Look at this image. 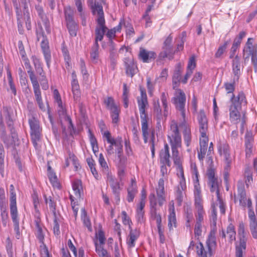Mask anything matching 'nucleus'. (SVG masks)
Listing matches in <instances>:
<instances>
[{
    "label": "nucleus",
    "mask_w": 257,
    "mask_h": 257,
    "mask_svg": "<svg viewBox=\"0 0 257 257\" xmlns=\"http://www.w3.org/2000/svg\"><path fill=\"white\" fill-rule=\"evenodd\" d=\"M213 193L215 194V195L217 198L216 202L215 203V206L216 207L218 205H219L220 213L222 214H225V204L224 203L223 200L221 198V196H220V195L219 193V190H217L216 191H214Z\"/></svg>",
    "instance_id": "37998d69"
},
{
    "label": "nucleus",
    "mask_w": 257,
    "mask_h": 257,
    "mask_svg": "<svg viewBox=\"0 0 257 257\" xmlns=\"http://www.w3.org/2000/svg\"><path fill=\"white\" fill-rule=\"evenodd\" d=\"M156 54L153 51H148L143 48L140 49L139 57L145 63H148L156 58Z\"/></svg>",
    "instance_id": "bb28decb"
},
{
    "label": "nucleus",
    "mask_w": 257,
    "mask_h": 257,
    "mask_svg": "<svg viewBox=\"0 0 257 257\" xmlns=\"http://www.w3.org/2000/svg\"><path fill=\"white\" fill-rule=\"evenodd\" d=\"M207 176L208 178V185L210 186V191L213 193L219 190V182L217 177L215 176L214 169L209 167L207 171Z\"/></svg>",
    "instance_id": "2eb2a0df"
},
{
    "label": "nucleus",
    "mask_w": 257,
    "mask_h": 257,
    "mask_svg": "<svg viewBox=\"0 0 257 257\" xmlns=\"http://www.w3.org/2000/svg\"><path fill=\"white\" fill-rule=\"evenodd\" d=\"M181 68L180 64L176 67L172 77L173 89H178L180 85L181 75Z\"/></svg>",
    "instance_id": "cd10ccee"
},
{
    "label": "nucleus",
    "mask_w": 257,
    "mask_h": 257,
    "mask_svg": "<svg viewBox=\"0 0 257 257\" xmlns=\"http://www.w3.org/2000/svg\"><path fill=\"white\" fill-rule=\"evenodd\" d=\"M138 103L140 113V116L141 115H147L146 113L145 108L146 106L148 104L147 98H146V96L144 95L143 98H138Z\"/></svg>",
    "instance_id": "a19ab883"
},
{
    "label": "nucleus",
    "mask_w": 257,
    "mask_h": 257,
    "mask_svg": "<svg viewBox=\"0 0 257 257\" xmlns=\"http://www.w3.org/2000/svg\"><path fill=\"white\" fill-rule=\"evenodd\" d=\"M249 227L252 237L257 239V219L255 214L250 212L248 217Z\"/></svg>",
    "instance_id": "5701e85b"
},
{
    "label": "nucleus",
    "mask_w": 257,
    "mask_h": 257,
    "mask_svg": "<svg viewBox=\"0 0 257 257\" xmlns=\"http://www.w3.org/2000/svg\"><path fill=\"white\" fill-rule=\"evenodd\" d=\"M140 117L142 124V133L145 134L146 133H149L148 122L149 121V118L148 115H141Z\"/></svg>",
    "instance_id": "3c124183"
},
{
    "label": "nucleus",
    "mask_w": 257,
    "mask_h": 257,
    "mask_svg": "<svg viewBox=\"0 0 257 257\" xmlns=\"http://www.w3.org/2000/svg\"><path fill=\"white\" fill-rule=\"evenodd\" d=\"M34 67L37 73L42 76L41 81H43V80L46 81V77L44 73L42 63H40L38 64L35 65Z\"/></svg>",
    "instance_id": "680f3d73"
},
{
    "label": "nucleus",
    "mask_w": 257,
    "mask_h": 257,
    "mask_svg": "<svg viewBox=\"0 0 257 257\" xmlns=\"http://www.w3.org/2000/svg\"><path fill=\"white\" fill-rule=\"evenodd\" d=\"M172 202V207L170 208V213L168 216V227L170 230L177 227V221L175 212L174 203Z\"/></svg>",
    "instance_id": "c85d7f7f"
},
{
    "label": "nucleus",
    "mask_w": 257,
    "mask_h": 257,
    "mask_svg": "<svg viewBox=\"0 0 257 257\" xmlns=\"http://www.w3.org/2000/svg\"><path fill=\"white\" fill-rule=\"evenodd\" d=\"M45 202L49 205L50 210L53 212V215L56 216V203L54 199L51 197L49 196L47 197L46 196L44 195Z\"/></svg>",
    "instance_id": "864d4df0"
},
{
    "label": "nucleus",
    "mask_w": 257,
    "mask_h": 257,
    "mask_svg": "<svg viewBox=\"0 0 257 257\" xmlns=\"http://www.w3.org/2000/svg\"><path fill=\"white\" fill-rule=\"evenodd\" d=\"M58 112L59 115L61 118H63L64 120L67 119V117H70L66 113V110L65 108L63 107L62 103H61V105H58Z\"/></svg>",
    "instance_id": "338daca9"
},
{
    "label": "nucleus",
    "mask_w": 257,
    "mask_h": 257,
    "mask_svg": "<svg viewBox=\"0 0 257 257\" xmlns=\"http://www.w3.org/2000/svg\"><path fill=\"white\" fill-rule=\"evenodd\" d=\"M239 235V244L235 247V256L242 257L243 252L246 249V241L247 239V233L245 231V226L242 221L239 223L238 228Z\"/></svg>",
    "instance_id": "0eeeda50"
},
{
    "label": "nucleus",
    "mask_w": 257,
    "mask_h": 257,
    "mask_svg": "<svg viewBox=\"0 0 257 257\" xmlns=\"http://www.w3.org/2000/svg\"><path fill=\"white\" fill-rule=\"evenodd\" d=\"M244 143L245 153L247 157H249L252 152L253 145V138L251 132L247 131L245 135Z\"/></svg>",
    "instance_id": "412c9836"
},
{
    "label": "nucleus",
    "mask_w": 257,
    "mask_h": 257,
    "mask_svg": "<svg viewBox=\"0 0 257 257\" xmlns=\"http://www.w3.org/2000/svg\"><path fill=\"white\" fill-rule=\"evenodd\" d=\"M157 199L155 194L151 193L149 196L150 205V214L152 219L155 220L157 222H162V217L160 214L157 213V201L158 200L160 206H161L165 201L164 180L160 178L158 182V185L156 188Z\"/></svg>",
    "instance_id": "f03ea898"
},
{
    "label": "nucleus",
    "mask_w": 257,
    "mask_h": 257,
    "mask_svg": "<svg viewBox=\"0 0 257 257\" xmlns=\"http://www.w3.org/2000/svg\"><path fill=\"white\" fill-rule=\"evenodd\" d=\"M118 151L116 154L115 164L117 167H126V158L123 155V151Z\"/></svg>",
    "instance_id": "473e14b6"
},
{
    "label": "nucleus",
    "mask_w": 257,
    "mask_h": 257,
    "mask_svg": "<svg viewBox=\"0 0 257 257\" xmlns=\"http://www.w3.org/2000/svg\"><path fill=\"white\" fill-rule=\"evenodd\" d=\"M197 210V212L195 215L196 222L202 223L204 219V215H205V211L203 210L202 204L195 205Z\"/></svg>",
    "instance_id": "49530a36"
},
{
    "label": "nucleus",
    "mask_w": 257,
    "mask_h": 257,
    "mask_svg": "<svg viewBox=\"0 0 257 257\" xmlns=\"http://www.w3.org/2000/svg\"><path fill=\"white\" fill-rule=\"evenodd\" d=\"M174 90L175 91L174 96L172 98V102L175 104L176 108L180 111L183 120L185 121V105L186 101L185 93L181 89H176Z\"/></svg>",
    "instance_id": "6e6552de"
},
{
    "label": "nucleus",
    "mask_w": 257,
    "mask_h": 257,
    "mask_svg": "<svg viewBox=\"0 0 257 257\" xmlns=\"http://www.w3.org/2000/svg\"><path fill=\"white\" fill-rule=\"evenodd\" d=\"M99 44H93L90 52V58L93 63H97L99 59Z\"/></svg>",
    "instance_id": "79ce46f5"
},
{
    "label": "nucleus",
    "mask_w": 257,
    "mask_h": 257,
    "mask_svg": "<svg viewBox=\"0 0 257 257\" xmlns=\"http://www.w3.org/2000/svg\"><path fill=\"white\" fill-rule=\"evenodd\" d=\"M97 23V26L95 29V38L94 44H98V41H101L103 38L104 35L107 29L105 25V22L102 20H99Z\"/></svg>",
    "instance_id": "a211bd4d"
},
{
    "label": "nucleus",
    "mask_w": 257,
    "mask_h": 257,
    "mask_svg": "<svg viewBox=\"0 0 257 257\" xmlns=\"http://www.w3.org/2000/svg\"><path fill=\"white\" fill-rule=\"evenodd\" d=\"M95 251L99 257H110L107 251L101 245H99L96 242H95Z\"/></svg>",
    "instance_id": "5fc2aeb1"
},
{
    "label": "nucleus",
    "mask_w": 257,
    "mask_h": 257,
    "mask_svg": "<svg viewBox=\"0 0 257 257\" xmlns=\"http://www.w3.org/2000/svg\"><path fill=\"white\" fill-rule=\"evenodd\" d=\"M244 177L245 185L248 187L253 182L252 172L250 168L247 167L245 168Z\"/></svg>",
    "instance_id": "de8ad7c7"
},
{
    "label": "nucleus",
    "mask_w": 257,
    "mask_h": 257,
    "mask_svg": "<svg viewBox=\"0 0 257 257\" xmlns=\"http://www.w3.org/2000/svg\"><path fill=\"white\" fill-rule=\"evenodd\" d=\"M31 81L33 85L36 100L39 99L40 100V99L42 98L41 92L40 91V85L37 80V78H34V77H32Z\"/></svg>",
    "instance_id": "ea45409f"
},
{
    "label": "nucleus",
    "mask_w": 257,
    "mask_h": 257,
    "mask_svg": "<svg viewBox=\"0 0 257 257\" xmlns=\"http://www.w3.org/2000/svg\"><path fill=\"white\" fill-rule=\"evenodd\" d=\"M22 4L24 5V19L25 20L26 26L28 30L31 29V23L30 13L26 0H21Z\"/></svg>",
    "instance_id": "c756f323"
},
{
    "label": "nucleus",
    "mask_w": 257,
    "mask_h": 257,
    "mask_svg": "<svg viewBox=\"0 0 257 257\" xmlns=\"http://www.w3.org/2000/svg\"><path fill=\"white\" fill-rule=\"evenodd\" d=\"M238 81H234V78L231 82H225L224 83V88L227 94L233 93L235 90V84Z\"/></svg>",
    "instance_id": "13d9d810"
},
{
    "label": "nucleus",
    "mask_w": 257,
    "mask_h": 257,
    "mask_svg": "<svg viewBox=\"0 0 257 257\" xmlns=\"http://www.w3.org/2000/svg\"><path fill=\"white\" fill-rule=\"evenodd\" d=\"M159 156L161 164H167L168 167L171 166V163L170 160L169 147L167 144L165 145L164 149L161 150Z\"/></svg>",
    "instance_id": "4be33fe9"
},
{
    "label": "nucleus",
    "mask_w": 257,
    "mask_h": 257,
    "mask_svg": "<svg viewBox=\"0 0 257 257\" xmlns=\"http://www.w3.org/2000/svg\"><path fill=\"white\" fill-rule=\"evenodd\" d=\"M107 181L109 183L113 193L120 192L119 183L116 181L111 174L106 176Z\"/></svg>",
    "instance_id": "7c9ffc66"
},
{
    "label": "nucleus",
    "mask_w": 257,
    "mask_h": 257,
    "mask_svg": "<svg viewBox=\"0 0 257 257\" xmlns=\"http://www.w3.org/2000/svg\"><path fill=\"white\" fill-rule=\"evenodd\" d=\"M206 249L200 242L197 245L196 252L199 257H212L217 246L215 230L210 232L206 241Z\"/></svg>",
    "instance_id": "39448f33"
},
{
    "label": "nucleus",
    "mask_w": 257,
    "mask_h": 257,
    "mask_svg": "<svg viewBox=\"0 0 257 257\" xmlns=\"http://www.w3.org/2000/svg\"><path fill=\"white\" fill-rule=\"evenodd\" d=\"M137 193V189L133 187H128L127 188V200L129 202L133 201L136 194Z\"/></svg>",
    "instance_id": "052dcab7"
},
{
    "label": "nucleus",
    "mask_w": 257,
    "mask_h": 257,
    "mask_svg": "<svg viewBox=\"0 0 257 257\" xmlns=\"http://www.w3.org/2000/svg\"><path fill=\"white\" fill-rule=\"evenodd\" d=\"M120 110L119 108L110 111V116L112 118V122L113 123H116L119 120Z\"/></svg>",
    "instance_id": "69168bd1"
},
{
    "label": "nucleus",
    "mask_w": 257,
    "mask_h": 257,
    "mask_svg": "<svg viewBox=\"0 0 257 257\" xmlns=\"http://www.w3.org/2000/svg\"><path fill=\"white\" fill-rule=\"evenodd\" d=\"M103 102L106 108L109 110L110 111L118 108L117 105L115 103L113 97L108 96L103 99Z\"/></svg>",
    "instance_id": "58836bf2"
},
{
    "label": "nucleus",
    "mask_w": 257,
    "mask_h": 257,
    "mask_svg": "<svg viewBox=\"0 0 257 257\" xmlns=\"http://www.w3.org/2000/svg\"><path fill=\"white\" fill-rule=\"evenodd\" d=\"M11 218L14 223V230L17 235L19 236L20 234V226H19V219L18 217V212L11 213Z\"/></svg>",
    "instance_id": "09e8293b"
},
{
    "label": "nucleus",
    "mask_w": 257,
    "mask_h": 257,
    "mask_svg": "<svg viewBox=\"0 0 257 257\" xmlns=\"http://www.w3.org/2000/svg\"><path fill=\"white\" fill-rule=\"evenodd\" d=\"M237 197L239 198L240 205L245 207L246 205V196L244 183L242 180H239L237 182Z\"/></svg>",
    "instance_id": "aec40b11"
},
{
    "label": "nucleus",
    "mask_w": 257,
    "mask_h": 257,
    "mask_svg": "<svg viewBox=\"0 0 257 257\" xmlns=\"http://www.w3.org/2000/svg\"><path fill=\"white\" fill-rule=\"evenodd\" d=\"M161 99L164 108V115L166 118L168 115V107L167 104V95L165 92L162 93Z\"/></svg>",
    "instance_id": "bf43d9fd"
},
{
    "label": "nucleus",
    "mask_w": 257,
    "mask_h": 257,
    "mask_svg": "<svg viewBox=\"0 0 257 257\" xmlns=\"http://www.w3.org/2000/svg\"><path fill=\"white\" fill-rule=\"evenodd\" d=\"M48 176L52 185L54 187H58L59 183L57 181V178L55 174L53 172H50Z\"/></svg>",
    "instance_id": "e2e57ef3"
},
{
    "label": "nucleus",
    "mask_w": 257,
    "mask_h": 257,
    "mask_svg": "<svg viewBox=\"0 0 257 257\" xmlns=\"http://www.w3.org/2000/svg\"><path fill=\"white\" fill-rule=\"evenodd\" d=\"M29 124L31 129V136L33 144L35 147L37 142L41 139V128L40 126L39 120L35 117H31L29 119Z\"/></svg>",
    "instance_id": "1a4fd4ad"
},
{
    "label": "nucleus",
    "mask_w": 257,
    "mask_h": 257,
    "mask_svg": "<svg viewBox=\"0 0 257 257\" xmlns=\"http://www.w3.org/2000/svg\"><path fill=\"white\" fill-rule=\"evenodd\" d=\"M98 162L99 165H100L103 173L106 176L110 174L109 170V168L108 167L107 164L103 157L102 154H100L99 156Z\"/></svg>",
    "instance_id": "c03bdc74"
},
{
    "label": "nucleus",
    "mask_w": 257,
    "mask_h": 257,
    "mask_svg": "<svg viewBox=\"0 0 257 257\" xmlns=\"http://www.w3.org/2000/svg\"><path fill=\"white\" fill-rule=\"evenodd\" d=\"M65 17L67 27L70 35L72 37H75L77 35L78 26L74 20L73 12L70 10L69 12L65 11Z\"/></svg>",
    "instance_id": "f8f14e48"
},
{
    "label": "nucleus",
    "mask_w": 257,
    "mask_h": 257,
    "mask_svg": "<svg viewBox=\"0 0 257 257\" xmlns=\"http://www.w3.org/2000/svg\"><path fill=\"white\" fill-rule=\"evenodd\" d=\"M226 233L229 237V241L232 243L233 240H235L236 231L235 230V226L232 223H230L226 229Z\"/></svg>",
    "instance_id": "8fccbe9b"
},
{
    "label": "nucleus",
    "mask_w": 257,
    "mask_h": 257,
    "mask_svg": "<svg viewBox=\"0 0 257 257\" xmlns=\"http://www.w3.org/2000/svg\"><path fill=\"white\" fill-rule=\"evenodd\" d=\"M13 4L16 10L18 26H19L22 23L21 19H22L21 7L24 8V5L22 4L21 0H20V2H18L17 0H13ZM23 12L24 13V10Z\"/></svg>",
    "instance_id": "2f4dec72"
},
{
    "label": "nucleus",
    "mask_w": 257,
    "mask_h": 257,
    "mask_svg": "<svg viewBox=\"0 0 257 257\" xmlns=\"http://www.w3.org/2000/svg\"><path fill=\"white\" fill-rule=\"evenodd\" d=\"M13 110L11 107L3 106L0 110V131L3 135H6L4 119L9 127L14 142L18 140L17 135L13 127V120L12 118Z\"/></svg>",
    "instance_id": "20e7f679"
},
{
    "label": "nucleus",
    "mask_w": 257,
    "mask_h": 257,
    "mask_svg": "<svg viewBox=\"0 0 257 257\" xmlns=\"http://www.w3.org/2000/svg\"><path fill=\"white\" fill-rule=\"evenodd\" d=\"M103 137L105 138L108 143L110 145L106 148L107 155L110 156L114 153L113 146L115 147V154L118 153V151L120 149L122 151V139L121 137H118L115 139L112 138L109 132L106 131L103 134Z\"/></svg>",
    "instance_id": "423d86ee"
},
{
    "label": "nucleus",
    "mask_w": 257,
    "mask_h": 257,
    "mask_svg": "<svg viewBox=\"0 0 257 257\" xmlns=\"http://www.w3.org/2000/svg\"><path fill=\"white\" fill-rule=\"evenodd\" d=\"M5 150L2 145H0V173L2 176L5 170Z\"/></svg>",
    "instance_id": "4d7b16f0"
},
{
    "label": "nucleus",
    "mask_w": 257,
    "mask_h": 257,
    "mask_svg": "<svg viewBox=\"0 0 257 257\" xmlns=\"http://www.w3.org/2000/svg\"><path fill=\"white\" fill-rule=\"evenodd\" d=\"M123 64L127 76L133 77L138 72V68L132 56L124 58Z\"/></svg>",
    "instance_id": "ddd939ff"
},
{
    "label": "nucleus",
    "mask_w": 257,
    "mask_h": 257,
    "mask_svg": "<svg viewBox=\"0 0 257 257\" xmlns=\"http://www.w3.org/2000/svg\"><path fill=\"white\" fill-rule=\"evenodd\" d=\"M170 127V130L168 135V138L171 146L172 159L177 168V175L179 177V181H182V180L186 181L178 151V148L181 146L182 140L177 122L174 120H172Z\"/></svg>",
    "instance_id": "f257e3e1"
},
{
    "label": "nucleus",
    "mask_w": 257,
    "mask_h": 257,
    "mask_svg": "<svg viewBox=\"0 0 257 257\" xmlns=\"http://www.w3.org/2000/svg\"><path fill=\"white\" fill-rule=\"evenodd\" d=\"M130 233L126 243L129 248H133L135 246V242L140 236V232L137 229H133L132 227H129Z\"/></svg>",
    "instance_id": "b1692460"
},
{
    "label": "nucleus",
    "mask_w": 257,
    "mask_h": 257,
    "mask_svg": "<svg viewBox=\"0 0 257 257\" xmlns=\"http://www.w3.org/2000/svg\"><path fill=\"white\" fill-rule=\"evenodd\" d=\"M243 58L246 60L248 59L250 56H253L257 54V48L255 46H247L244 48L243 50Z\"/></svg>",
    "instance_id": "a18cd8bd"
},
{
    "label": "nucleus",
    "mask_w": 257,
    "mask_h": 257,
    "mask_svg": "<svg viewBox=\"0 0 257 257\" xmlns=\"http://www.w3.org/2000/svg\"><path fill=\"white\" fill-rule=\"evenodd\" d=\"M35 9L40 18L43 21H45L46 20V16L42 7L39 5H36Z\"/></svg>",
    "instance_id": "0e129e2a"
},
{
    "label": "nucleus",
    "mask_w": 257,
    "mask_h": 257,
    "mask_svg": "<svg viewBox=\"0 0 257 257\" xmlns=\"http://www.w3.org/2000/svg\"><path fill=\"white\" fill-rule=\"evenodd\" d=\"M218 150L220 155L224 157L226 164L225 169L227 170L232 161L229 145L225 141L220 142L218 145Z\"/></svg>",
    "instance_id": "9b49d317"
},
{
    "label": "nucleus",
    "mask_w": 257,
    "mask_h": 257,
    "mask_svg": "<svg viewBox=\"0 0 257 257\" xmlns=\"http://www.w3.org/2000/svg\"><path fill=\"white\" fill-rule=\"evenodd\" d=\"M145 206V195L144 198H142L140 201V205L137 210V218L139 222H142L144 214V208Z\"/></svg>",
    "instance_id": "e433bc0d"
},
{
    "label": "nucleus",
    "mask_w": 257,
    "mask_h": 257,
    "mask_svg": "<svg viewBox=\"0 0 257 257\" xmlns=\"http://www.w3.org/2000/svg\"><path fill=\"white\" fill-rule=\"evenodd\" d=\"M121 215L123 224L128 225V228L131 227L132 222L130 217L127 216L126 212L125 211H122L121 212Z\"/></svg>",
    "instance_id": "774afa93"
},
{
    "label": "nucleus",
    "mask_w": 257,
    "mask_h": 257,
    "mask_svg": "<svg viewBox=\"0 0 257 257\" xmlns=\"http://www.w3.org/2000/svg\"><path fill=\"white\" fill-rule=\"evenodd\" d=\"M194 197L195 204H202V196L201 194V190L199 186V181H194Z\"/></svg>",
    "instance_id": "f704fd0d"
},
{
    "label": "nucleus",
    "mask_w": 257,
    "mask_h": 257,
    "mask_svg": "<svg viewBox=\"0 0 257 257\" xmlns=\"http://www.w3.org/2000/svg\"><path fill=\"white\" fill-rule=\"evenodd\" d=\"M231 67L234 81H238L241 74L243 66L241 64V59L237 55L232 60Z\"/></svg>",
    "instance_id": "4468645a"
},
{
    "label": "nucleus",
    "mask_w": 257,
    "mask_h": 257,
    "mask_svg": "<svg viewBox=\"0 0 257 257\" xmlns=\"http://www.w3.org/2000/svg\"><path fill=\"white\" fill-rule=\"evenodd\" d=\"M197 120L199 125V130L200 134H204L208 132V119L204 110L201 109L197 115Z\"/></svg>",
    "instance_id": "dca6fc26"
},
{
    "label": "nucleus",
    "mask_w": 257,
    "mask_h": 257,
    "mask_svg": "<svg viewBox=\"0 0 257 257\" xmlns=\"http://www.w3.org/2000/svg\"><path fill=\"white\" fill-rule=\"evenodd\" d=\"M72 188L76 197L78 198H80L81 193L83 192L81 181L78 179L74 180L72 183Z\"/></svg>",
    "instance_id": "72a5a7b5"
},
{
    "label": "nucleus",
    "mask_w": 257,
    "mask_h": 257,
    "mask_svg": "<svg viewBox=\"0 0 257 257\" xmlns=\"http://www.w3.org/2000/svg\"><path fill=\"white\" fill-rule=\"evenodd\" d=\"M247 104V100L245 94L240 91L235 96L233 94L230 99V105L229 106V117L231 122L237 123L241 120V114L240 111L242 106Z\"/></svg>",
    "instance_id": "7ed1b4c3"
},
{
    "label": "nucleus",
    "mask_w": 257,
    "mask_h": 257,
    "mask_svg": "<svg viewBox=\"0 0 257 257\" xmlns=\"http://www.w3.org/2000/svg\"><path fill=\"white\" fill-rule=\"evenodd\" d=\"M173 37L170 35L164 43V52L161 54L163 58H168L170 60L173 58V46L172 45Z\"/></svg>",
    "instance_id": "f3484780"
},
{
    "label": "nucleus",
    "mask_w": 257,
    "mask_h": 257,
    "mask_svg": "<svg viewBox=\"0 0 257 257\" xmlns=\"http://www.w3.org/2000/svg\"><path fill=\"white\" fill-rule=\"evenodd\" d=\"M181 125L184 127L183 132L184 143L186 145L189 146L191 141V130L184 122H182Z\"/></svg>",
    "instance_id": "c9c22d12"
},
{
    "label": "nucleus",
    "mask_w": 257,
    "mask_h": 257,
    "mask_svg": "<svg viewBox=\"0 0 257 257\" xmlns=\"http://www.w3.org/2000/svg\"><path fill=\"white\" fill-rule=\"evenodd\" d=\"M41 37H42V40L41 43V47L46 62L47 66L48 68H49L51 62V55L49 49V42L46 37L45 36L44 33L43 32H40L39 33H37L38 41L40 40Z\"/></svg>",
    "instance_id": "9d476101"
},
{
    "label": "nucleus",
    "mask_w": 257,
    "mask_h": 257,
    "mask_svg": "<svg viewBox=\"0 0 257 257\" xmlns=\"http://www.w3.org/2000/svg\"><path fill=\"white\" fill-rule=\"evenodd\" d=\"M89 134V140L91 146L92 148L93 152L95 153L96 152L98 151V147L97 144V140L94 137V136L92 134L90 129L88 130Z\"/></svg>",
    "instance_id": "6e6d98bb"
},
{
    "label": "nucleus",
    "mask_w": 257,
    "mask_h": 257,
    "mask_svg": "<svg viewBox=\"0 0 257 257\" xmlns=\"http://www.w3.org/2000/svg\"><path fill=\"white\" fill-rule=\"evenodd\" d=\"M91 9L93 15H95L96 13L97 14V22H98L99 20H102V21L103 20V22H105L103 8L100 3L95 1L94 4L91 6Z\"/></svg>",
    "instance_id": "393cba45"
},
{
    "label": "nucleus",
    "mask_w": 257,
    "mask_h": 257,
    "mask_svg": "<svg viewBox=\"0 0 257 257\" xmlns=\"http://www.w3.org/2000/svg\"><path fill=\"white\" fill-rule=\"evenodd\" d=\"M10 213L18 212L16 202V194L15 191V188L13 185L10 186Z\"/></svg>",
    "instance_id": "a878e982"
},
{
    "label": "nucleus",
    "mask_w": 257,
    "mask_h": 257,
    "mask_svg": "<svg viewBox=\"0 0 257 257\" xmlns=\"http://www.w3.org/2000/svg\"><path fill=\"white\" fill-rule=\"evenodd\" d=\"M186 189V181H184V180H182V181H179V184L175 189V192L176 200L179 206H181L183 202V196Z\"/></svg>",
    "instance_id": "6ab92c4d"
},
{
    "label": "nucleus",
    "mask_w": 257,
    "mask_h": 257,
    "mask_svg": "<svg viewBox=\"0 0 257 257\" xmlns=\"http://www.w3.org/2000/svg\"><path fill=\"white\" fill-rule=\"evenodd\" d=\"M35 224L37 229L36 236L40 242L42 243V245H40V247L42 248H43L44 245H45L44 242V234L43 232V229L39 223V221L35 220Z\"/></svg>",
    "instance_id": "4c0bfd02"
},
{
    "label": "nucleus",
    "mask_w": 257,
    "mask_h": 257,
    "mask_svg": "<svg viewBox=\"0 0 257 257\" xmlns=\"http://www.w3.org/2000/svg\"><path fill=\"white\" fill-rule=\"evenodd\" d=\"M81 219L83 224L87 228L89 231H92L91 224L89 218L87 215V213L84 209L81 210Z\"/></svg>",
    "instance_id": "603ef678"
}]
</instances>
